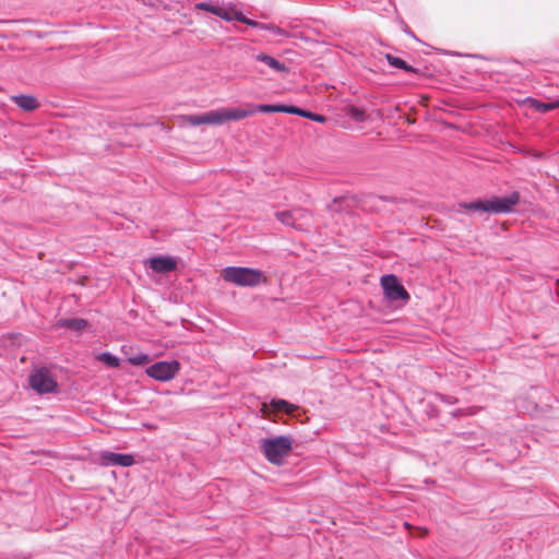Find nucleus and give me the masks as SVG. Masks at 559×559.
Here are the masks:
<instances>
[{
	"label": "nucleus",
	"mask_w": 559,
	"mask_h": 559,
	"mask_svg": "<svg viewBox=\"0 0 559 559\" xmlns=\"http://www.w3.org/2000/svg\"><path fill=\"white\" fill-rule=\"evenodd\" d=\"M275 217L285 226L293 227L296 229H304L301 225L297 223V216H295V211L293 210H284L275 212Z\"/></svg>",
	"instance_id": "9b49d317"
},
{
	"label": "nucleus",
	"mask_w": 559,
	"mask_h": 559,
	"mask_svg": "<svg viewBox=\"0 0 559 559\" xmlns=\"http://www.w3.org/2000/svg\"><path fill=\"white\" fill-rule=\"evenodd\" d=\"M97 358L110 368H118L120 366V359L110 352L100 353Z\"/></svg>",
	"instance_id": "a211bd4d"
},
{
	"label": "nucleus",
	"mask_w": 559,
	"mask_h": 559,
	"mask_svg": "<svg viewBox=\"0 0 559 559\" xmlns=\"http://www.w3.org/2000/svg\"><path fill=\"white\" fill-rule=\"evenodd\" d=\"M405 32H406V34H408V35H409V36H412L413 38L417 39V38H416V36H415V34H414L412 31L407 29V31H405Z\"/></svg>",
	"instance_id": "473e14b6"
},
{
	"label": "nucleus",
	"mask_w": 559,
	"mask_h": 559,
	"mask_svg": "<svg viewBox=\"0 0 559 559\" xmlns=\"http://www.w3.org/2000/svg\"><path fill=\"white\" fill-rule=\"evenodd\" d=\"M381 286L383 289L384 297L390 301L394 302L402 300L403 304H407L411 299L408 292L399 281V277L394 274H385L381 277Z\"/></svg>",
	"instance_id": "20e7f679"
},
{
	"label": "nucleus",
	"mask_w": 559,
	"mask_h": 559,
	"mask_svg": "<svg viewBox=\"0 0 559 559\" xmlns=\"http://www.w3.org/2000/svg\"><path fill=\"white\" fill-rule=\"evenodd\" d=\"M180 367L181 365L178 360H160L148 366L145 373L156 381L166 382L178 374Z\"/></svg>",
	"instance_id": "39448f33"
},
{
	"label": "nucleus",
	"mask_w": 559,
	"mask_h": 559,
	"mask_svg": "<svg viewBox=\"0 0 559 559\" xmlns=\"http://www.w3.org/2000/svg\"><path fill=\"white\" fill-rule=\"evenodd\" d=\"M223 278L239 287H257L266 283V277L261 270L246 266H226L223 270Z\"/></svg>",
	"instance_id": "f257e3e1"
},
{
	"label": "nucleus",
	"mask_w": 559,
	"mask_h": 559,
	"mask_svg": "<svg viewBox=\"0 0 559 559\" xmlns=\"http://www.w3.org/2000/svg\"><path fill=\"white\" fill-rule=\"evenodd\" d=\"M59 325L79 332L87 326V321L81 318L62 319L59 321Z\"/></svg>",
	"instance_id": "dca6fc26"
},
{
	"label": "nucleus",
	"mask_w": 559,
	"mask_h": 559,
	"mask_svg": "<svg viewBox=\"0 0 559 559\" xmlns=\"http://www.w3.org/2000/svg\"><path fill=\"white\" fill-rule=\"evenodd\" d=\"M533 108L539 112H547L556 107L554 103H543L536 99H532Z\"/></svg>",
	"instance_id": "b1692460"
},
{
	"label": "nucleus",
	"mask_w": 559,
	"mask_h": 559,
	"mask_svg": "<svg viewBox=\"0 0 559 559\" xmlns=\"http://www.w3.org/2000/svg\"><path fill=\"white\" fill-rule=\"evenodd\" d=\"M477 411H478V408L475 406L466 407V408H456L451 413V415L454 418L473 416L477 413Z\"/></svg>",
	"instance_id": "5701e85b"
},
{
	"label": "nucleus",
	"mask_w": 559,
	"mask_h": 559,
	"mask_svg": "<svg viewBox=\"0 0 559 559\" xmlns=\"http://www.w3.org/2000/svg\"><path fill=\"white\" fill-rule=\"evenodd\" d=\"M262 28L261 29H265V31H269L271 32L274 36H278V37H283V38H287L289 37V33L277 26V25H274V24H266V23H262Z\"/></svg>",
	"instance_id": "412c9836"
},
{
	"label": "nucleus",
	"mask_w": 559,
	"mask_h": 559,
	"mask_svg": "<svg viewBox=\"0 0 559 559\" xmlns=\"http://www.w3.org/2000/svg\"><path fill=\"white\" fill-rule=\"evenodd\" d=\"M12 99L17 107L25 111H33L39 106L38 100L32 95L22 94L14 96Z\"/></svg>",
	"instance_id": "ddd939ff"
},
{
	"label": "nucleus",
	"mask_w": 559,
	"mask_h": 559,
	"mask_svg": "<svg viewBox=\"0 0 559 559\" xmlns=\"http://www.w3.org/2000/svg\"><path fill=\"white\" fill-rule=\"evenodd\" d=\"M294 211H295V216H297V222L301 221V219L306 221L312 216L311 212L306 209L297 207V209H294Z\"/></svg>",
	"instance_id": "c756f323"
},
{
	"label": "nucleus",
	"mask_w": 559,
	"mask_h": 559,
	"mask_svg": "<svg viewBox=\"0 0 559 559\" xmlns=\"http://www.w3.org/2000/svg\"><path fill=\"white\" fill-rule=\"evenodd\" d=\"M185 120L192 127L201 124L221 126L227 121L225 108L211 110L201 115H189L185 117Z\"/></svg>",
	"instance_id": "0eeeda50"
},
{
	"label": "nucleus",
	"mask_w": 559,
	"mask_h": 559,
	"mask_svg": "<svg viewBox=\"0 0 559 559\" xmlns=\"http://www.w3.org/2000/svg\"><path fill=\"white\" fill-rule=\"evenodd\" d=\"M343 198H334L332 203L328 205L330 212H337L336 204L341 202Z\"/></svg>",
	"instance_id": "2f4dec72"
},
{
	"label": "nucleus",
	"mask_w": 559,
	"mask_h": 559,
	"mask_svg": "<svg viewBox=\"0 0 559 559\" xmlns=\"http://www.w3.org/2000/svg\"><path fill=\"white\" fill-rule=\"evenodd\" d=\"M270 405L274 412L284 414H293L297 409L296 405L283 399H273Z\"/></svg>",
	"instance_id": "4468645a"
},
{
	"label": "nucleus",
	"mask_w": 559,
	"mask_h": 559,
	"mask_svg": "<svg viewBox=\"0 0 559 559\" xmlns=\"http://www.w3.org/2000/svg\"><path fill=\"white\" fill-rule=\"evenodd\" d=\"M347 115L356 122H364L367 118L366 111L354 105L348 107Z\"/></svg>",
	"instance_id": "aec40b11"
},
{
	"label": "nucleus",
	"mask_w": 559,
	"mask_h": 559,
	"mask_svg": "<svg viewBox=\"0 0 559 559\" xmlns=\"http://www.w3.org/2000/svg\"><path fill=\"white\" fill-rule=\"evenodd\" d=\"M148 360H150V357L146 354H139V355H134V356H131L128 358V361L133 366H143V365L147 364Z\"/></svg>",
	"instance_id": "393cba45"
},
{
	"label": "nucleus",
	"mask_w": 559,
	"mask_h": 559,
	"mask_svg": "<svg viewBox=\"0 0 559 559\" xmlns=\"http://www.w3.org/2000/svg\"><path fill=\"white\" fill-rule=\"evenodd\" d=\"M254 59L266 64L267 67H270L271 69H273L276 72H282V73L288 72V67L272 56H269L265 53H258L254 56Z\"/></svg>",
	"instance_id": "9d476101"
},
{
	"label": "nucleus",
	"mask_w": 559,
	"mask_h": 559,
	"mask_svg": "<svg viewBox=\"0 0 559 559\" xmlns=\"http://www.w3.org/2000/svg\"><path fill=\"white\" fill-rule=\"evenodd\" d=\"M197 8L206 12H211L214 15L219 14V12L217 11L218 7L213 5L211 2H200L197 4Z\"/></svg>",
	"instance_id": "cd10ccee"
},
{
	"label": "nucleus",
	"mask_w": 559,
	"mask_h": 559,
	"mask_svg": "<svg viewBox=\"0 0 559 559\" xmlns=\"http://www.w3.org/2000/svg\"><path fill=\"white\" fill-rule=\"evenodd\" d=\"M460 206L468 211H480L487 213L486 199H478L472 202L460 203Z\"/></svg>",
	"instance_id": "f3484780"
},
{
	"label": "nucleus",
	"mask_w": 559,
	"mask_h": 559,
	"mask_svg": "<svg viewBox=\"0 0 559 559\" xmlns=\"http://www.w3.org/2000/svg\"><path fill=\"white\" fill-rule=\"evenodd\" d=\"M150 267L160 274L173 272L177 269V260L168 255H155L148 260Z\"/></svg>",
	"instance_id": "1a4fd4ad"
},
{
	"label": "nucleus",
	"mask_w": 559,
	"mask_h": 559,
	"mask_svg": "<svg viewBox=\"0 0 559 559\" xmlns=\"http://www.w3.org/2000/svg\"><path fill=\"white\" fill-rule=\"evenodd\" d=\"M281 112L292 114L300 117V115L302 114V108L293 105H282Z\"/></svg>",
	"instance_id": "c85d7f7f"
},
{
	"label": "nucleus",
	"mask_w": 559,
	"mask_h": 559,
	"mask_svg": "<svg viewBox=\"0 0 559 559\" xmlns=\"http://www.w3.org/2000/svg\"><path fill=\"white\" fill-rule=\"evenodd\" d=\"M217 11L219 12V14H215L216 16H219L221 19L228 22L235 20V13L231 15L229 12H227L225 9L221 7H218Z\"/></svg>",
	"instance_id": "7c9ffc66"
},
{
	"label": "nucleus",
	"mask_w": 559,
	"mask_h": 559,
	"mask_svg": "<svg viewBox=\"0 0 559 559\" xmlns=\"http://www.w3.org/2000/svg\"><path fill=\"white\" fill-rule=\"evenodd\" d=\"M260 449L271 464L280 466L293 449V438L284 435L265 438L261 440Z\"/></svg>",
	"instance_id": "f03ea898"
},
{
	"label": "nucleus",
	"mask_w": 559,
	"mask_h": 559,
	"mask_svg": "<svg viewBox=\"0 0 559 559\" xmlns=\"http://www.w3.org/2000/svg\"><path fill=\"white\" fill-rule=\"evenodd\" d=\"M253 110H254V114H257V112H263V114L281 112L282 105L281 104H259V105H253Z\"/></svg>",
	"instance_id": "6ab92c4d"
},
{
	"label": "nucleus",
	"mask_w": 559,
	"mask_h": 559,
	"mask_svg": "<svg viewBox=\"0 0 559 559\" xmlns=\"http://www.w3.org/2000/svg\"><path fill=\"white\" fill-rule=\"evenodd\" d=\"M226 112V120H241L247 117H250L254 115L253 105L249 106L248 108H239V107H233V108H225Z\"/></svg>",
	"instance_id": "f8f14e48"
},
{
	"label": "nucleus",
	"mask_w": 559,
	"mask_h": 559,
	"mask_svg": "<svg viewBox=\"0 0 559 559\" xmlns=\"http://www.w3.org/2000/svg\"><path fill=\"white\" fill-rule=\"evenodd\" d=\"M385 59H386L388 63L392 67L402 69L407 73H418V70L416 68L408 64L406 61H404L403 59H401L399 57L388 53V55H385Z\"/></svg>",
	"instance_id": "2eb2a0df"
},
{
	"label": "nucleus",
	"mask_w": 559,
	"mask_h": 559,
	"mask_svg": "<svg viewBox=\"0 0 559 559\" xmlns=\"http://www.w3.org/2000/svg\"><path fill=\"white\" fill-rule=\"evenodd\" d=\"M300 117L307 118L316 122H324L326 120L325 116L306 109H302V114L300 115Z\"/></svg>",
	"instance_id": "a878e982"
},
{
	"label": "nucleus",
	"mask_w": 559,
	"mask_h": 559,
	"mask_svg": "<svg viewBox=\"0 0 559 559\" xmlns=\"http://www.w3.org/2000/svg\"><path fill=\"white\" fill-rule=\"evenodd\" d=\"M29 386L38 394L53 393L58 390V383L48 368L34 369L28 377Z\"/></svg>",
	"instance_id": "7ed1b4c3"
},
{
	"label": "nucleus",
	"mask_w": 559,
	"mask_h": 559,
	"mask_svg": "<svg viewBox=\"0 0 559 559\" xmlns=\"http://www.w3.org/2000/svg\"><path fill=\"white\" fill-rule=\"evenodd\" d=\"M99 464L103 466H122L129 467L135 463L134 455L130 453H115L111 451H102L99 453Z\"/></svg>",
	"instance_id": "6e6552de"
},
{
	"label": "nucleus",
	"mask_w": 559,
	"mask_h": 559,
	"mask_svg": "<svg viewBox=\"0 0 559 559\" xmlns=\"http://www.w3.org/2000/svg\"><path fill=\"white\" fill-rule=\"evenodd\" d=\"M235 20L258 29L263 27L261 22L246 17L241 12H235Z\"/></svg>",
	"instance_id": "4be33fe9"
},
{
	"label": "nucleus",
	"mask_w": 559,
	"mask_h": 559,
	"mask_svg": "<svg viewBox=\"0 0 559 559\" xmlns=\"http://www.w3.org/2000/svg\"><path fill=\"white\" fill-rule=\"evenodd\" d=\"M520 201V193L518 191L511 192L507 197H492L486 199L487 213L507 214L511 213L514 205Z\"/></svg>",
	"instance_id": "423d86ee"
},
{
	"label": "nucleus",
	"mask_w": 559,
	"mask_h": 559,
	"mask_svg": "<svg viewBox=\"0 0 559 559\" xmlns=\"http://www.w3.org/2000/svg\"><path fill=\"white\" fill-rule=\"evenodd\" d=\"M436 397H437L440 402H442V403H444V404H447V405H453V404H456V403H457V401H459L455 396H453V395H448V394H443V393H437V394H436Z\"/></svg>",
	"instance_id": "bb28decb"
}]
</instances>
